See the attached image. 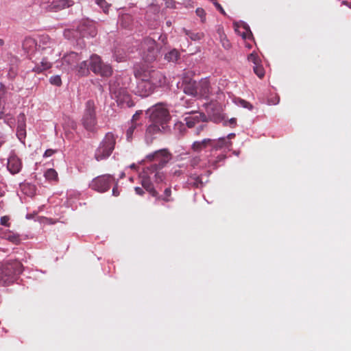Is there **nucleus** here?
Wrapping results in <instances>:
<instances>
[{
	"label": "nucleus",
	"mask_w": 351,
	"mask_h": 351,
	"mask_svg": "<svg viewBox=\"0 0 351 351\" xmlns=\"http://www.w3.org/2000/svg\"><path fill=\"white\" fill-rule=\"evenodd\" d=\"M96 3L99 5L105 13L108 12L110 5L106 1V0H96Z\"/></svg>",
	"instance_id": "39"
},
{
	"label": "nucleus",
	"mask_w": 351,
	"mask_h": 351,
	"mask_svg": "<svg viewBox=\"0 0 351 351\" xmlns=\"http://www.w3.org/2000/svg\"><path fill=\"white\" fill-rule=\"evenodd\" d=\"M7 167L12 174L18 173L22 168V162L16 155H11L8 160Z\"/></svg>",
	"instance_id": "14"
},
{
	"label": "nucleus",
	"mask_w": 351,
	"mask_h": 351,
	"mask_svg": "<svg viewBox=\"0 0 351 351\" xmlns=\"http://www.w3.org/2000/svg\"><path fill=\"white\" fill-rule=\"evenodd\" d=\"M114 178L109 174L97 176L89 184L90 189L99 193H104L109 190Z\"/></svg>",
	"instance_id": "10"
},
{
	"label": "nucleus",
	"mask_w": 351,
	"mask_h": 351,
	"mask_svg": "<svg viewBox=\"0 0 351 351\" xmlns=\"http://www.w3.org/2000/svg\"><path fill=\"white\" fill-rule=\"evenodd\" d=\"M10 218L8 216H3L1 218V224L7 227H10V223L8 222Z\"/></svg>",
	"instance_id": "46"
},
{
	"label": "nucleus",
	"mask_w": 351,
	"mask_h": 351,
	"mask_svg": "<svg viewBox=\"0 0 351 351\" xmlns=\"http://www.w3.org/2000/svg\"><path fill=\"white\" fill-rule=\"evenodd\" d=\"M191 184L195 188H202L204 183L199 176H193L191 177Z\"/></svg>",
	"instance_id": "33"
},
{
	"label": "nucleus",
	"mask_w": 351,
	"mask_h": 351,
	"mask_svg": "<svg viewBox=\"0 0 351 351\" xmlns=\"http://www.w3.org/2000/svg\"><path fill=\"white\" fill-rule=\"evenodd\" d=\"M110 91L119 106L121 107H132L134 103L131 99V96L125 88L121 86V79L117 77L114 80L110 82Z\"/></svg>",
	"instance_id": "2"
},
{
	"label": "nucleus",
	"mask_w": 351,
	"mask_h": 351,
	"mask_svg": "<svg viewBox=\"0 0 351 351\" xmlns=\"http://www.w3.org/2000/svg\"><path fill=\"white\" fill-rule=\"evenodd\" d=\"M47 47H43V49H47Z\"/></svg>",
	"instance_id": "64"
},
{
	"label": "nucleus",
	"mask_w": 351,
	"mask_h": 351,
	"mask_svg": "<svg viewBox=\"0 0 351 351\" xmlns=\"http://www.w3.org/2000/svg\"><path fill=\"white\" fill-rule=\"evenodd\" d=\"M119 194H120V193H119V189H118V186H117V185L116 184V185L113 187V189H112V195H113L114 196H115V197H117V196H119Z\"/></svg>",
	"instance_id": "51"
},
{
	"label": "nucleus",
	"mask_w": 351,
	"mask_h": 351,
	"mask_svg": "<svg viewBox=\"0 0 351 351\" xmlns=\"http://www.w3.org/2000/svg\"><path fill=\"white\" fill-rule=\"evenodd\" d=\"M23 271V265L18 261L8 262L2 266L0 278L5 285L12 282L15 277Z\"/></svg>",
	"instance_id": "4"
},
{
	"label": "nucleus",
	"mask_w": 351,
	"mask_h": 351,
	"mask_svg": "<svg viewBox=\"0 0 351 351\" xmlns=\"http://www.w3.org/2000/svg\"><path fill=\"white\" fill-rule=\"evenodd\" d=\"M254 72L256 73V75L262 78L265 75V70L263 67V66L260 65V64H258L256 65H254L253 66Z\"/></svg>",
	"instance_id": "35"
},
{
	"label": "nucleus",
	"mask_w": 351,
	"mask_h": 351,
	"mask_svg": "<svg viewBox=\"0 0 351 351\" xmlns=\"http://www.w3.org/2000/svg\"><path fill=\"white\" fill-rule=\"evenodd\" d=\"M8 240H10V241H12V243H17L19 241V237L16 235L9 236Z\"/></svg>",
	"instance_id": "48"
},
{
	"label": "nucleus",
	"mask_w": 351,
	"mask_h": 351,
	"mask_svg": "<svg viewBox=\"0 0 351 351\" xmlns=\"http://www.w3.org/2000/svg\"><path fill=\"white\" fill-rule=\"evenodd\" d=\"M234 136H235V134L234 133H231L228 135V138L231 139V138H234Z\"/></svg>",
	"instance_id": "56"
},
{
	"label": "nucleus",
	"mask_w": 351,
	"mask_h": 351,
	"mask_svg": "<svg viewBox=\"0 0 351 351\" xmlns=\"http://www.w3.org/2000/svg\"><path fill=\"white\" fill-rule=\"evenodd\" d=\"M184 92L189 95L198 96L197 92V83L193 80L184 82Z\"/></svg>",
	"instance_id": "22"
},
{
	"label": "nucleus",
	"mask_w": 351,
	"mask_h": 351,
	"mask_svg": "<svg viewBox=\"0 0 351 351\" xmlns=\"http://www.w3.org/2000/svg\"><path fill=\"white\" fill-rule=\"evenodd\" d=\"M56 152V150H54L52 149H47L43 154V157H45V158L49 157V156H52L53 154H55Z\"/></svg>",
	"instance_id": "47"
},
{
	"label": "nucleus",
	"mask_w": 351,
	"mask_h": 351,
	"mask_svg": "<svg viewBox=\"0 0 351 351\" xmlns=\"http://www.w3.org/2000/svg\"><path fill=\"white\" fill-rule=\"evenodd\" d=\"M141 114V112H136L132 117L131 123H136V121L138 120Z\"/></svg>",
	"instance_id": "49"
},
{
	"label": "nucleus",
	"mask_w": 351,
	"mask_h": 351,
	"mask_svg": "<svg viewBox=\"0 0 351 351\" xmlns=\"http://www.w3.org/2000/svg\"><path fill=\"white\" fill-rule=\"evenodd\" d=\"M116 142L117 136L113 133H106L95 150L94 158L97 161H101L108 158L114 149Z\"/></svg>",
	"instance_id": "1"
},
{
	"label": "nucleus",
	"mask_w": 351,
	"mask_h": 351,
	"mask_svg": "<svg viewBox=\"0 0 351 351\" xmlns=\"http://www.w3.org/2000/svg\"><path fill=\"white\" fill-rule=\"evenodd\" d=\"M220 38H221V42L222 46L226 49H229L231 47V43L227 39L226 35H224V34L223 35H221Z\"/></svg>",
	"instance_id": "41"
},
{
	"label": "nucleus",
	"mask_w": 351,
	"mask_h": 351,
	"mask_svg": "<svg viewBox=\"0 0 351 351\" xmlns=\"http://www.w3.org/2000/svg\"><path fill=\"white\" fill-rule=\"evenodd\" d=\"M135 192L136 194L139 195H143L144 194V191L142 188L139 186H136L134 188Z\"/></svg>",
	"instance_id": "52"
},
{
	"label": "nucleus",
	"mask_w": 351,
	"mask_h": 351,
	"mask_svg": "<svg viewBox=\"0 0 351 351\" xmlns=\"http://www.w3.org/2000/svg\"><path fill=\"white\" fill-rule=\"evenodd\" d=\"M142 58L147 62H154L159 53L156 42L151 38H145L141 43Z\"/></svg>",
	"instance_id": "8"
},
{
	"label": "nucleus",
	"mask_w": 351,
	"mask_h": 351,
	"mask_svg": "<svg viewBox=\"0 0 351 351\" xmlns=\"http://www.w3.org/2000/svg\"><path fill=\"white\" fill-rule=\"evenodd\" d=\"M197 95L201 97H207L210 91V82L206 78L201 80L197 83Z\"/></svg>",
	"instance_id": "21"
},
{
	"label": "nucleus",
	"mask_w": 351,
	"mask_h": 351,
	"mask_svg": "<svg viewBox=\"0 0 351 351\" xmlns=\"http://www.w3.org/2000/svg\"><path fill=\"white\" fill-rule=\"evenodd\" d=\"M26 117L24 113H21L17 117L16 135L22 141L26 136Z\"/></svg>",
	"instance_id": "13"
},
{
	"label": "nucleus",
	"mask_w": 351,
	"mask_h": 351,
	"mask_svg": "<svg viewBox=\"0 0 351 351\" xmlns=\"http://www.w3.org/2000/svg\"><path fill=\"white\" fill-rule=\"evenodd\" d=\"M161 130L162 129L158 123L152 122V124L147 127L146 133L147 134L154 135L161 131Z\"/></svg>",
	"instance_id": "30"
},
{
	"label": "nucleus",
	"mask_w": 351,
	"mask_h": 351,
	"mask_svg": "<svg viewBox=\"0 0 351 351\" xmlns=\"http://www.w3.org/2000/svg\"><path fill=\"white\" fill-rule=\"evenodd\" d=\"M180 52L177 49H173L165 55V59L168 62H176L180 58Z\"/></svg>",
	"instance_id": "29"
},
{
	"label": "nucleus",
	"mask_w": 351,
	"mask_h": 351,
	"mask_svg": "<svg viewBox=\"0 0 351 351\" xmlns=\"http://www.w3.org/2000/svg\"><path fill=\"white\" fill-rule=\"evenodd\" d=\"M3 44H4V41H3V40L0 39V47H1V46H3Z\"/></svg>",
	"instance_id": "60"
},
{
	"label": "nucleus",
	"mask_w": 351,
	"mask_h": 351,
	"mask_svg": "<svg viewBox=\"0 0 351 351\" xmlns=\"http://www.w3.org/2000/svg\"><path fill=\"white\" fill-rule=\"evenodd\" d=\"M82 123L86 130L90 132H95L96 130L97 118L95 106L93 100H88L86 103Z\"/></svg>",
	"instance_id": "6"
},
{
	"label": "nucleus",
	"mask_w": 351,
	"mask_h": 351,
	"mask_svg": "<svg viewBox=\"0 0 351 351\" xmlns=\"http://www.w3.org/2000/svg\"><path fill=\"white\" fill-rule=\"evenodd\" d=\"M172 191L171 187H167L165 189L163 195H159L158 193V197H155L157 201L162 200L165 202H170L173 201V198L172 197Z\"/></svg>",
	"instance_id": "26"
},
{
	"label": "nucleus",
	"mask_w": 351,
	"mask_h": 351,
	"mask_svg": "<svg viewBox=\"0 0 351 351\" xmlns=\"http://www.w3.org/2000/svg\"><path fill=\"white\" fill-rule=\"evenodd\" d=\"M279 102V98L277 99L276 102H272L273 104H276Z\"/></svg>",
	"instance_id": "61"
},
{
	"label": "nucleus",
	"mask_w": 351,
	"mask_h": 351,
	"mask_svg": "<svg viewBox=\"0 0 351 351\" xmlns=\"http://www.w3.org/2000/svg\"><path fill=\"white\" fill-rule=\"evenodd\" d=\"M81 56L75 52H71L63 56L62 58V69L68 72L73 71L80 61Z\"/></svg>",
	"instance_id": "11"
},
{
	"label": "nucleus",
	"mask_w": 351,
	"mask_h": 351,
	"mask_svg": "<svg viewBox=\"0 0 351 351\" xmlns=\"http://www.w3.org/2000/svg\"><path fill=\"white\" fill-rule=\"evenodd\" d=\"M49 82L51 84L60 86L62 84V80L60 75L51 76L49 79Z\"/></svg>",
	"instance_id": "38"
},
{
	"label": "nucleus",
	"mask_w": 351,
	"mask_h": 351,
	"mask_svg": "<svg viewBox=\"0 0 351 351\" xmlns=\"http://www.w3.org/2000/svg\"><path fill=\"white\" fill-rule=\"evenodd\" d=\"M45 178L49 181H58V173L54 169H48L44 174Z\"/></svg>",
	"instance_id": "31"
},
{
	"label": "nucleus",
	"mask_w": 351,
	"mask_h": 351,
	"mask_svg": "<svg viewBox=\"0 0 351 351\" xmlns=\"http://www.w3.org/2000/svg\"><path fill=\"white\" fill-rule=\"evenodd\" d=\"M41 42L43 44L49 43V45L48 47H53L55 45V43L52 41L48 36H43L41 38Z\"/></svg>",
	"instance_id": "44"
},
{
	"label": "nucleus",
	"mask_w": 351,
	"mask_h": 351,
	"mask_svg": "<svg viewBox=\"0 0 351 351\" xmlns=\"http://www.w3.org/2000/svg\"><path fill=\"white\" fill-rule=\"evenodd\" d=\"M137 127L136 123H131V125L128 128V129L126 131V137L128 141H131L132 139V135L135 130V129Z\"/></svg>",
	"instance_id": "36"
},
{
	"label": "nucleus",
	"mask_w": 351,
	"mask_h": 351,
	"mask_svg": "<svg viewBox=\"0 0 351 351\" xmlns=\"http://www.w3.org/2000/svg\"><path fill=\"white\" fill-rule=\"evenodd\" d=\"M3 204L2 201H0V210L3 209Z\"/></svg>",
	"instance_id": "59"
},
{
	"label": "nucleus",
	"mask_w": 351,
	"mask_h": 351,
	"mask_svg": "<svg viewBox=\"0 0 351 351\" xmlns=\"http://www.w3.org/2000/svg\"><path fill=\"white\" fill-rule=\"evenodd\" d=\"M237 119L235 118H232L230 119L229 122L231 125H235L236 124Z\"/></svg>",
	"instance_id": "54"
},
{
	"label": "nucleus",
	"mask_w": 351,
	"mask_h": 351,
	"mask_svg": "<svg viewBox=\"0 0 351 351\" xmlns=\"http://www.w3.org/2000/svg\"><path fill=\"white\" fill-rule=\"evenodd\" d=\"M119 23L121 27L130 28L132 23V17L129 14H124L120 16Z\"/></svg>",
	"instance_id": "28"
},
{
	"label": "nucleus",
	"mask_w": 351,
	"mask_h": 351,
	"mask_svg": "<svg viewBox=\"0 0 351 351\" xmlns=\"http://www.w3.org/2000/svg\"><path fill=\"white\" fill-rule=\"evenodd\" d=\"M196 14L201 18L202 21H204L206 19V12L203 8H198L196 9Z\"/></svg>",
	"instance_id": "43"
},
{
	"label": "nucleus",
	"mask_w": 351,
	"mask_h": 351,
	"mask_svg": "<svg viewBox=\"0 0 351 351\" xmlns=\"http://www.w3.org/2000/svg\"><path fill=\"white\" fill-rule=\"evenodd\" d=\"M23 49L27 52H33L37 46L36 40L32 37H26L23 42Z\"/></svg>",
	"instance_id": "23"
},
{
	"label": "nucleus",
	"mask_w": 351,
	"mask_h": 351,
	"mask_svg": "<svg viewBox=\"0 0 351 351\" xmlns=\"http://www.w3.org/2000/svg\"><path fill=\"white\" fill-rule=\"evenodd\" d=\"M89 66L90 70L101 77H108L112 74L111 66L104 62L100 56L97 54H93L90 57Z\"/></svg>",
	"instance_id": "7"
},
{
	"label": "nucleus",
	"mask_w": 351,
	"mask_h": 351,
	"mask_svg": "<svg viewBox=\"0 0 351 351\" xmlns=\"http://www.w3.org/2000/svg\"><path fill=\"white\" fill-rule=\"evenodd\" d=\"M171 154L166 149H159L147 155L148 160L156 162L147 167L148 171H154L157 169H162L171 159Z\"/></svg>",
	"instance_id": "5"
},
{
	"label": "nucleus",
	"mask_w": 351,
	"mask_h": 351,
	"mask_svg": "<svg viewBox=\"0 0 351 351\" xmlns=\"http://www.w3.org/2000/svg\"><path fill=\"white\" fill-rule=\"evenodd\" d=\"M141 185L152 197H158V191L155 189L149 175L142 178Z\"/></svg>",
	"instance_id": "19"
},
{
	"label": "nucleus",
	"mask_w": 351,
	"mask_h": 351,
	"mask_svg": "<svg viewBox=\"0 0 351 351\" xmlns=\"http://www.w3.org/2000/svg\"><path fill=\"white\" fill-rule=\"evenodd\" d=\"M170 119L168 110L161 104L156 105L151 110L150 120L154 123H158L162 129L165 128V125Z\"/></svg>",
	"instance_id": "9"
},
{
	"label": "nucleus",
	"mask_w": 351,
	"mask_h": 351,
	"mask_svg": "<svg viewBox=\"0 0 351 351\" xmlns=\"http://www.w3.org/2000/svg\"><path fill=\"white\" fill-rule=\"evenodd\" d=\"M232 145L230 141H226L225 138H219L218 139H212L210 148V152L221 150L223 148H228Z\"/></svg>",
	"instance_id": "17"
},
{
	"label": "nucleus",
	"mask_w": 351,
	"mask_h": 351,
	"mask_svg": "<svg viewBox=\"0 0 351 351\" xmlns=\"http://www.w3.org/2000/svg\"><path fill=\"white\" fill-rule=\"evenodd\" d=\"M226 158V155L224 154H220L217 156L215 160H210L209 159L208 160V165L213 167L215 169L217 167V163L224 160Z\"/></svg>",
	"instance_id": "34"
},
{
	"label": "nucleus",
	"mask_w": 351,
	"mask_h": 351,
	"mask_svg": "<svg viewBox=\"0 0 351 351\" xmlns=\"http://www.w3.org/2000/svg\"><path fill=\"white\" fill-rule=\"evenodd\" d=\"M51 67V63L48 61L47 58H43L40 64H36L32 69L33 71L40 73Z\"/></svg>",
	"instance_id": "25"
},
{
	"label": "nucleus",
	"mask_w": 351,
	"mask_h": 351,
	"mask_svg": "<svg viewBox=\"0 0 351 351\" xmlns=\"http://www.w3.org/2000/svg\"><path fill=\"white\" fill-rule=\"evenodd\" d=\"M204 125H200L197 130V134L199 135L201 130L204 129Z\"/></svg>",
	"instance_id": "55"
},
{
	"label": "nucleus",
	"mask_w": 351,
	"mask_h": 351,
	"mask_svg": "<svg viewBox=\"0 0 351 351\" xmlns=\"http://www.w3.org/2000/svg\"><path fill=\"white\" fill-rule=\"evenodd\" d=\"M237 103V104H239V106H241L245 108H248L249 110H252L253 108L252 105L244 99H238Z\"/></svg>",
	"instance_id": "40"
},
{
	"label": "nucleus",
	"mask_w": 351,
	"mask_h": 351,
	"mask_svg": "<svg viewBox=\"0 0 351 351\" xmlns=\"http://www.w3.org/2000/svg\"><path fill=\"white\" fill-rule=\"evenodd\" d=\"M165 4L168 8L175 7V3L172 0H165Z\"/></svg>",
	"instance_id": "53"
},
{
	"label": "nucleus",
	"mask_w": 351,
	"mask_h": 351,
	"mask_svg": "<svg viewBox=\"0 0 351 351\" xmlns=\"http://www.w3.org/2000/svg\"><path fill=\"white\" fill-rule=\"evenodd\" d=\"M90 66L87 61H79L74 71H76L79 76H86L89 73Z\"/></svg>",
	"instance_id": "24"
},
{
	"label": "nucleus",
	"mask_w": 351,
	"mask_h": 351,
	"mask_svg": "<svg viewBox=\"0 0 351 351\" xmlns=\"http://www.w3.org/2000/svg\"><path fill=\"white\" fill-rule=\"evenodd\" d=\"M247 60L252 62L254 65L259 64L260 59L256 53H252L247 56Z\"/></svg>",
	"instance_id": "37"
},
{
	"label": "nucleus",
	"mask_w": 351,
	"mask_h": 351,
	"mask_svg": "<svg viewBox=\"0 0 351 351\" xmlns=\"http://www.w3.org/2000/svg\"><path fill=\"white\" fill-rule=\"evenodd\" d=\"M5 142V136L4 134L0 132V147L4 144Z\"/></svg>",
	"instance_id": "50"
},
{
	"label": "nucleus",
	"mask_w": 351,
	"mask_h": 351,
	"mask_svg": "<svg viewBox=\"0 0 351 351\" xmlns=\"http://www.w3.org/2000/svg\"><path fill=\"white\" fill-rule=\"evenodd\" d=\"M343 4H345V5H348V6H349V7L351 8V3H348V2H347V1H343Z\"/></svg>",
	"instance_id": "57"
},
{
	"label": "nucleus",
	"mask_w": 351,
	"mask_h": 351,
	"mask_svg": "<svg viewBox=\"0 0 351 351\" xmlns=\"http://www.w3.org/2000/svg\"><path fill=\"white\" fill-rule=\"evenodd\" d=\"M174 173H175L176 175H180V171H176Z\"/></svg>",
	"instance_id": "62"
},
{
	"label": "nucleus",
	"mask_w": 351,
	"mask_h": 351,
	"mask_svg": "<svg viewBox=\"0 0 351 351\" xmlns=\"http://www.w3.org/2000/svg\"><path fill=\"white\" fill-rule=\"evenodd\" d=\"M200 162H201L200 156H195V157H193L190 160V165L193 167H195L199 165Z\"/></svg>",
	"instance_id": "42"
},
{
	"label": "nucleus",
	"mask_w": 351,
	"mask_h": 351,
	"mask_svg": "<svg viewBox=\"0 0 351 351\" xmlns=\"http://www.w3.org/2000/svg\"><path fill=\"white\" fill-rule=\"evenodd\" d=\"M152 68L145 65L136 64L134 67V74L136 79L139 80L138 84H145L149 81V77L151 73Z\"/></svg>",
	"instance_id": "12"
},
{
	"label": "nucleus",
	"mask_w": 351,
	"mask_h": 351,
	"mask_svg": "<svg viewBox=\"0 0 351 351\" xmlns=\"http://www.w3.org/2000/svg\"><path fill=\"white\" fill-rule=\"evenodd\" d=\"M213 4L216 7V8L224 16H226V13L222 6L217 2V0H212Z\"/></svg>",
	"instance_id": "45"
},
{
	"label": "nucleus",
	"mask_w": 351,
	"mask_h": 351,
	"mask_svg": "<svg viewBox=\"0 0 351 351\" xmlns=\"http://www.w3.org/2000/svg\"><path fill=\"white\" fill-rule=\"evenodd\" d=\"M212 138H204L201 141H196L191 145V149L195 152H200L203 149L210 147Z\"/></svg>",
	"instance_id": "20"
},
{
	"label": "nucleus",
	"mask_w": 351,
	"mask_h": 351,
	"mask_svg": "<svg viewBox=\"0 0 351 351\" xmlns=\"http://www.w3.org/2000/svg\"><path fill=\"white\" fill-rule=\"evenodd\" d=\"M206 116L202 112H194L191 114L189 117L185 118L186 124L188 128H193L197 123L200 121H206Z\"/></svg>",
	"instance_id": "15"
},
{
	"label": "nucleus",
	"mask_w": 351,
	"mask_h": 351,
	"mask_svg": "<svg viewBox=\"0 0 351 351\" xmlns=\"http://www.w3.org/2000/svg\"><path fill=\"white\" fill-rule=\"evenodd\" d=\"M167 24L168 25H170L171 22L167 21Z\"/></svg>",
	"instance_id": "63"
},
{
	"label": "nucleus",
	"mask_w": 351,
	"mask_h": 351,
	"mask_svg": "<svg viewBox=\"0 0 351 351\" xmlns=\"http://www.w3.org/2000/svg\"><path fill=\"white\" fill-rule=\"evenodd\" d=\"M4 88H5L4 86L1 85V88H0V93L3 92V93H4Z\"/></svg>",
	"instance_id": "58"
},
{
	"label": "nucleus",
	"mask_w": 351,
	"mask_h": 351,
	"mask_svg": "<svg viewBox=\"0 0 351 351\" xmlns=\"http://www.w3.org/2000/svg\"><path fill=\"white\" fill-rule=\"evenodd\" d=\"M184 32L193 40H199L204 37L202 32H193L186 29H183Z\"/></svg>",
	"instance_id": "32"
},
{
	"label": "nucleus",
	"mask_w": 351,
	"mask_h": 351,
	"mask_svg": "<svg viewBox=\"0 0 351 351\" xmlns=\"http://www.w3.org/2000/svg\"><path fill=\"white\" fill-rule=\"evenodd\" d=\"M161 169H157L154 171H148L147 169V167H146L145 169V173L146 175H151V174H154V180L156 182H163V180H165V174L163 173V172L160 171Z\"/></svg>",
	"instance_id": "27"
},
{
	"label": "nucleus",
	"mask_w": 351,
	"mask_h": 351,
	"mask_svg": "<svg viewBox=\"0 0 351 351\" xmlns=\"http://www.w3.org/2000/svg\"><path fill=\"white\" fill-rule=\"evenodd\" d=\"M165 83V77L161 72L152 69L149 81L144 84H137V92L141 97L149 95L156 87L160 86Z\"/></svg>",
	"instance_id": "3"
},
{
	"label": "nucleus",
	"mask_w": 351,
	"mask_h": 351,
	"mask_svg": "<svg viewBox=\"0 0 351 351\" xmlns=\"http://www.w3.org/2000/svg\"><path fill=\"white\" fill-rule=\"evenodd\" d=\"M78 30L82 37H95L97 31L95 25L82 24L78 27Z\"/></svg>",
	"instance_id": "18"
},
{
	"label": "nucleus",
	"mask_w": 351,
	"mask_h": 351,
	"mask_svg": "<svg viewBox=\"0 0 351 351\" xmlns=\"http://www.w3.org/2000/svg\"><path fill=\"white\" fill-rule=\"evenodd\" d=\"M73 5V1L71 0H58L53 1L50 5H49L47 10L50 12H58Z\"/></svg>",
	"instance_id": "16"
}]
</instances>
